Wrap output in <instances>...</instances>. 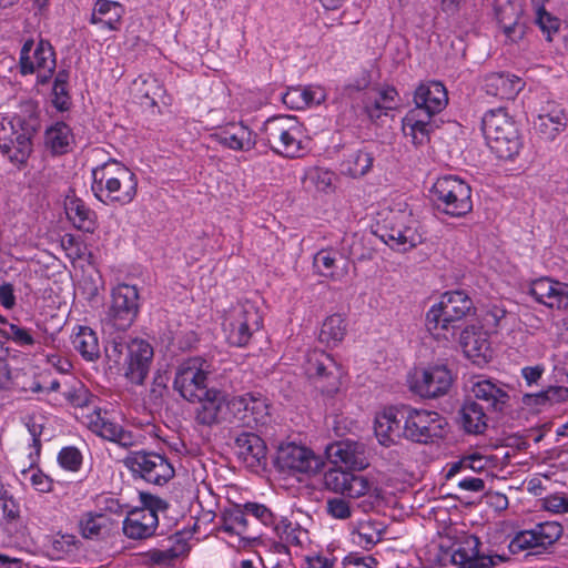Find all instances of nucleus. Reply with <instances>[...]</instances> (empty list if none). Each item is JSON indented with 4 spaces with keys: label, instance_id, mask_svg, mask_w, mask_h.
Segmentation results:
<instances>
[{
    "label": "nucleus",
    "instance_id": "obj_1",
    "mask_svg": "<svg viewBox=\"0 0 568 568\" xmlns=\"http://www.w3.org/2000/svg\"><path fill=\"white\" fill-rule=\"evenodd\" d=\"M475 313L471 298L463 291L446 292L426 314V327L436 339L453 342L463 320Z\"/></svg>",
    "mask_w": 568,
    "mask_h": 568
},
{
    "label": "nucleus",
    "instance_id": "obj_2",
    "mask_svg": "<svg viewBox=\"0 0 568 568\" xmlns=\"http://www.w3.org/2000/svg\"><path fill=\"white\" fill-rule=\"evenodd\" d=\"M110 368L122 371L123 376L134 385H142L149 374L153 348L144 339L113 338L105 346Z\"/></svg>",
    "mask_w": 568,
    "mask_h": 568
},
{
    "label": "nucleus",
    "instance_id": "obj_3",
    "mask_svg": "<svg viewBox=\"0 0 568 568\" xmlns=\"http://www.w3.org/2000/svg\"><path fill=\"white\" fill-rule=\"evenodd\" d=\"M40 120L36 112L0 122V152L12 164L24 165L32 153V139L40 130Z\"/></svg>",
    "mask_w": 568,
    "mask_h": 568
},
{
    "label": "nucleus",
    "instance_id": "obj_4",
    "mask_svg": "<svg viewBox=\"0 0 568 568\" xmlns=\"http://www.w3.org/2000/svg\"><path fill=\"white\" fill-rule=\"evenodd\" d=\"M92 175V191L102 202H118L123 205L130 203L136 195L135 174L118 162L94 169Z\"/></svg>",
    "mask_w": 568,
    "mask_h": 568
},
{
    "label": "nucleus",
    "instance_id": "obj_5",
    "mask_svg": "<svg viewBox=\"0 0 568 568\" xmlns=\"http://www.w3.org/2000/svg\"><path fill=\"white\" fill-rule=\"evenodd\" d=\"M487 145L501 160H510L519 153L521 140L516 123L499 108L489 110L481 120Z\"/></svg>",
    "mask_w": 568,
    "mask_h": 568
},
{
    "label": "nucleus",
    "instance_id": "obj_6",
    "mask_svg": "<svg viewBox=\"0 0 568 568\" xmlns=\"http://www.w3.org/2000/svg\"><path fill=\"white\" fill-rule=\"evenodd\" d=\"M262 134L271 150L282 156L300 158L306 151L302 126L294 116L278 115L267 119Z\"/></svg>",
    "mask_w": 568,
    "mask_h": 568
},
{
    "label": "nucleus",
    "instance_id": "obj_7",
    "mask_svg": "<svg viewBox=\"0 0 568 568\" xmlns=\"http://www.w3.org/2000/svg\"><path fill=\"white\" fill-rule=\"evenodd\" d=\"M430 197L438 212L453 217H463L473 210L470 186L454 175L438 178Z\"/></svg>",
    "mask_w": 568,
    "mask_h": 568
},
{
    "label": "nucleus",
    "instance_id": "obj_8",
    "mask_svg": "<svg viewBox=\"0 0 568 568\" xmlns=\"http://www.w3.org/2000/svg\"><path fill=\"white\" fill-rule=\"evenodd\" d=\"M262 324L263 320L257 305L246 300L230 307L223 325L229 344L244 347L253 334L261 329Z\"/></svg>",
    "mask_w": 568,
    "mask_h": 568
},
{
    "label": "nucleus",
    "instance_id": "obj_9",
    "mask_svg": "<svg viewBox=\"0 0 568 568\" xmlns=\"http://www.w3.org/2000/svg\"><path fill=\"white\" fill-rule=\"evenodd\" d=\"M404 437L418 444L433 443L443 438L448 423L445 417L434 410L418 409L404 405Z\"/></svg>",
    "mask_w": 568,
    "mask_h": 568
},
{
    "label": "nucleus",
    "instance_id": "obj_10",
    "mask_svg": "<svg viewBox=\"0 0 568 568\" xmlns=\"http://www.w3.org/2000/svg\"><path fill=\"white\" fill-rule=\"evenodd\" d=\"M212 365L204 358L195 356L183 361L175 372L174 389L187 402L195 403L211 389L207 377Z\"/></svg>",
    "mask_w": 568,
    "mask_h": 568
},
{
    "label": "nucleus",
    "instance_id": "obj_11",
    "mask_svg": "<svg viewBox=\"0 0 568 568\" xmlns=\"http://www.w3.org/2000/svg\"><path fill=\"white\" fill-rule=\"evenodd\" d=\"M124 466L133 477L162 486L174 477V467L169 459L159 453L148 450L130 452L123 459Z\"/></svg>",
    "mask_w": 568,
    "mask_h": 568
},
{
    "label": "nucleus",
    "instance_id": "obj_12",
    "mask_svg": "<svg viewBox=\"0 0 568 568\" xmlns=\"http://www.w3.org/2000/svg\"><path fill=\"white\" fill-rule=\"evenodd\" d=\"M276 468L288 475H315L324 466L321 456H317L306 446L294 442L282 443L276 452Z\"/></svg>",
    "mask_w": 568,
    "mask_h": 568
},
{
    "label": "nucleus",
    "instance_id": "obj_13",
    "mask_svg": "<svg viewBox=\"0 0 568 568\" xmlns=\"http://www.w3.org/2000/svg\"><path fill=\"white\" fill-rule=\"evenodd\" d=\"M55 69L54 51L50 42L27 40L20 51V71L22 74L37 73L38 82L44 84Z\"/></svg>",
    "mask_w": 568,
    "mask_h": 568
},
{
    "label": "nucleus",
    "instance_id": "obj_14",
    "mask_svg": "<svg viewBox=\"0 0 568 568\" xmlns=\"http://www.w3.org/2000/svg\"><path fill=\"white\" fill-rule=\"evenodd\" d=\"M480 546L475 535L459 536L452 546V561L457 568H494L508 560L505 555L481 554Z\"/></svg>",
    "mask_w": 568,
    "mask_h": 568
},
{
    "label": "nucleus",
    "instance_id": "obj_15",
    "mask_svg": "<svg viewBox=\"0 0 568 568\" xmlns=\"http://www.w3.org/2000/svg\"><path fill=\"white\" fill-rule=\"evenodd\" d=\"M562 532V526L557 521L539 523L531 529L517 532L508 549L514 555L528 549L536 550L534 554H540L556 544Z\"/></svg>",
    "mask_w": 568,
    "mask_h": 568
},
{
    "label": "nucleus",
    "instance_id": "obj_16",
    "mask_svg": "<svg viewBox=\"0 0 568 568\" xmlns=\"http://www.w3.org/2000/svg\"><path fill=\"white\" fill-rule=\"evenodd\" d=\"M454 379L452 369L446 364L437 363L416 374L410 388L423 398H439L448 394Z\"/></svg>",
    "mask_w": 568,
    "mask_h": 568
},
{
    "label": "nucleus",
    "instance_id": "obj_17",
    "mask_svg": "<svg viewBox=\"0 0 568 568\" xmlns=\"http://www.w3.org/2000/svg\"><path fill=\"white\" fill-rule=\"evenodd\" d=\"M227 409L247 427L264 426L271 419L268 400L260 393L233 396Z\"/></svg>",
    "mask_w": 568,
    "mask_h": 568
},
{
    "label": "nucleus",
    "instance_id": "obj_18",
    "mask_svg": "<svg viewBox=\"0 0 568 568\" xmlns=\"http://www.w3.org/2000/svg\"><path fill=\"white\" fill-rule=\"evenodd\" d=\"M511 388L498 381L478 377L471 382L470 393L475 399L485 403V410L503 416L511 410Z\"/></svg>",
    "mask_w": 568,
    "mask_h": 568
},
{
    "label": "nucleus",
    "instance_id": "obj_19",
    "mask_svg": "<svg viewBox=\"0 0 568 568\" xmlns=\"http://www.w3.org/2000/svg\"><path fill=\"white\" fill-rule=\"evenodd\" d=\"M139 313V292L136 286L120 284L112 291V302L108 316L115 327L126 329Z\"/></svg>",
    "mask_w": 568,
    "mask_h": 568
},
{
    "label": "nucleus",
    "instance_id": "obj_20",
    "mask_svg": "<svg viewBox=\"0 0 568 568\" xmlns=\"http://www.w3.org/2000/svg\"><path fill=\"white\" fill-rule=\"evenodd\" d=\"M329 462L353 470H362L368 466L366 446L363 443L345 439L331 443L325 449Z\"/></svg>",
    "mask_w": 568,
    "mask_h": 568
},
{
    "label": "nucleus",
    "instance_id": "obj_21",
    "mask_svg": "<svg viewBox=\"0 0 568 568\" xmlns=\"http://www.w3.org/2000/svg\"><path fill=\"white\" fill-rule=\"evenodd\" d=\"M495 16L507 39L511 42L523 39L527 28L523 0H505L499 2L495 7Z\"/></svg>",
    "mask_w": 568,
    "mask_h": 568
},
{
    "label": "nucleus",
    "instance_id": "obj_22",
    "mask_svg": "<svg viewBox=\"0 0 568 568\" xmlns=\"http://www.w3.org/2000/svg\"><path fill=\"white\" fill-rule=\"evenodd\" d=\"M324 486L327 490L352 499L359 498L369 490V483L364 476L341 468H332L325 473Z\"/></svg>",
    "mask_w": 568,
    "mask_h": 568
},
{
    "label": "nucleus",
    "instance_id": "obj_23",
    "mask_svg": "<svg viewBox=\"0 0 568 568\" xmlns=\"http://www.w3.org/2000/svg\"><path fill=\"white\" fill-rule=\"evenodd\" d=\"M414 102L412 111H422V114L434 118L448 103L447 90L439 81L423 82L415 90Z\"/></svg>",
    "mask_w": 568,
    "mask_h": 568
},
{
    "label": "nucleus",
    "instance_id": "obj_24",
    "mask_svg": "<svg viewBox=\"0 0 568 568\" xmlns=\"http://www.w3.org/2000/svg\"><path fill=\"white\" fill-rule=\"evenodd\" d=\"M381 240L393 250L406 252L422 242V234L417 230V221L405 222L403 217L389 226H385L379 235Z\"/></svg>",
    "mask_w": 568,
    "mask_h": 568
},
{
    "label": "nucleus",
    "instance_id": "obj_25",
    "mask_svg": "<svg viewBox=\"0 0 568 568\" xmlns=\"http://www.w3.org/2000/svg\"><path fill=\"white\" fill-rule=\"evenodd\" d=\"M404 405L389 407L378 414L375 418L374 432L383 446H390L404 437Z\"/></svg>",
    "mask_w": 568,
    "mask_h": 568
},
{
    "label": "nucleus",
    "instance_id": "obj_26",
    "mask_svg": "<svg viewBox=\"0 0 568 568\" xmlns=\"http://www.w3.org/2000/svg\"><path fill=\"white\" fill-rule=\"evenodd\" d=\"M227 400L222 392L211 388L203 398L197 399V407L194 410V420L197 425L213 427L224 420V410L227 408Z\"/></svg>",
    "mask_w": 568,
    "mask_h": 568
},
{
    "label": "nucleus",
    "instance_id": "obj_27",
    "mask_svg": "<svg viewBox=\"0 0 568 568\" xmlns=\"http://www.w3.org/2000/svg\"><path fill=\"white\" fill-rule=\"evenodd\" d=\"M529 293L538 302L550 308L568 307V284L541 277L534 281Z\"/></svg>",
    "mask_w": 568,
    "mask_h": 568
},
{
    "label": "nucleus",
    "instance_id": "obj_28",
    "mask_svg": "<svg viewBox=\"0 0 568 568\" xmlns=\"http://www.w3.org/2000/svg\"><path fill=\"white\" fill-rule=\"evenodd\" d=\"M236 454L243 464L256 470L266 465V445L264 440L254 433L243 432L235 438Z\"/></svg>",
    "mask_w": 568,
    "mask_h": 568
},
{
    "label": "nucleus",
    "instance_id": "obj_29",
    "mask_svg": "<svg viewBox=\"0 0 568 568\" xmlns=\"http://www.w3.org/2000/svg\"><path fill=\"white\" fill-rule=\"evenodd\" d=\"M158 527V514L148 509H133L126 515L122 530L129 539L141 540L152 537Z\"/></svg>",
    "mask_w": 568,
    "mask_h": 568
},
{
    "label": "nucleus",
    "instance_id": "obj_30",
    "mask_svg": "<svg viewBox=\"0 0 568 568\" xmlns=\"http://www.w3.org/2000/svg\"><path fill=\"white\" fill-rule=\"evenodd\" d=\"M524 87L521 78L508 72H493L484 80L486 93L499 99L513 100Z\"/></svg>",
    "mask_w": 568,
    "mask_h": 568
},
{
    "label": "nucleus",
    "instance_id": "obj_31",
    "mask_svg": "<svg viewBox=\"0 0 568 568\" xmlns=\"http://www.w3.org/2000/svg\"><path fill=\"white\" fill-rule=\"evenodd\" d=\"M567 122L568 119L564 109L548 102L535 121V128L542 139L552 141L566 129Z\"/></svg>",
    "mask_w": 568,
    "mask_h": 568
},
{
    "label": "nucleus",
    "instance_id": "obj_32",
    "mask_svg": "<svg viewBox=\"0 0 568 568\" xmlns=\"http://www.w3.org/2000/svg\"><path fill=\"white\" fill-rule=\"evenodd\" d=\"M213 136L221 145L234 151H250L256 144L255 135L243 123H230Z\"/></svg>",
    "mask_w": 568,
    "mask_h": 568
},
{
    "label": "nucleus",
    "instance_id": "obj_33",
    "mask_svg": "<svg viewBox=\"0 0 568 568\" xmlns=\"http://www.w3.org/2000/svg\"><path fill=\"white\" fill-rule=\"evenodd\" d=\"M487 333L475 326H467L460 332L459 344L468 358L478 361L490 357L491 351Z\"/></svg>",
    "mask_w": 568,
    "mask_h": 568
},
{
    "label": "nucleus",
    "instance_id": "obj_34",
    "mask_svg": "<svg viewBox=\"0 0 568 568\" xmlns=\"http://www.w3.org/2000/svg\"><path fill=\"white\" fill-rule=\"evenodd\" d=\"M64 210L72 225L83 232L92 233L97 225L95 213L79 197L67 195Z\"/></svg>",
    "mask_w": 568,
    "mask_h": 568
},
{
    "label": "nucleus",
    "instance_id": "obj_35",
    "mask_svg": "<svg viewBox=\"0 0 568 568\" xmlns=\"http://www.w3.org/2000/svg\"><path fill=\"white\" fill-rule=\"evenodd\" d=\"M409 110L403 119V132L412 139L415 145H423L429 141L430 133L435 129L432 116Z\"/></svg>",
    "mask_w": 568,
    "mask_h": 568
},
{
    "label": "nucleus",
    "instance_id": "obj_36",
    "mask_svg": "<svg viewBox=\"0 0 568 568\" xmlns=\"http://www.w3.org/2000/svg\"><path fill=\"white\" fill-rule=\"evenodd\" d=\"M166 545L159 549H151L146 552L150 562L159 566H170L178 558L189 552V545L180 535L171 536L166 539Z\"/></svg>",
    "mask_w": 568,
    "mask_h": 568
},
{
    "label": "nucleus",
    "instance_id": "obj_37",
    "mask_svg": "<svg viewBox=\"0 0 568 568\" xmlns=\"http://www.w3.org/2000/svg\"><path fill=\"white\" fill-rule=\"evenodd\" d=\"M463 429L468 434H483L488 426V417L483 405L474 399H467L459 410Z\"/></svg>",
    "mask_w": 568,
    "mask_h": 568
},
{
    "label": "nucleus",
    "instance_id": "obj_38",
    "mask_svg": "<svg viewBox=\"0 0 568 568\" xmlns=\"http://www.w3.org/2000/svg\"><path fill=\"white\" fill-rule=\"evenodd\" d=\"M72 141V131L64 122H55L45 130L44 144L53 155H62L69 152Z\"/></svg>",
    "mask_w": 568,
    "mask_h": 568
},
{
    "label": "nucleus",
    "instance_id": "obj_39",
    "mask_svg": "<svg viewBox=\"0 0 568 568\" xmlns=\"http://www.w3.org/2000/svg\"><path fill=\"white\" fill-rule=\"evenodd\" d=\"M274 530L283 542L275 545V549L280 554H288V545L302 547L307 531L298 524H294L287 519H282L275 524Z\"/></svg>",
    "mask_w": 568,
    "mask_h": 568
},
{
    "label": "nucleus",
    "instance_id": "obj_40",
    "mask_svg": "<svg viewBox=\"0 0 568 568\" xmlns=\"http://www.w3.org/2000/svg\"><path fill=\"white\" fill-rule=\"evenodd\" d=\"M283 103L295 110L305 109L312 104H320L324 100V93L321 89L312 87L290 88L283 94Z\"/></svg>",
    "mask_w": 568,
    "mask_h": 568
},
{
    "label": "nucleus",
    "instance_id": "obj_41",
    "mask_svg": "<svg viewBox=\"0 0 568 568\" xmlns=\"http://www.w3.org/2000/svg\"><path fill=\"white\" fill-rule=\"evenodd\" d=\"M73 347L85 361L94 362L100 357V344L93 329L80 326L72 339Z\"/></svg>",
    "mask_w": 568,
    "mask_h": 568
},
{
    "label": "nucleus",
    "instance_id": "obj_42",
    "mask_svg": "<svg viewBox=\"0 0 568 568\" xmlns=\"http://www.w3.org/2000/svg\"><path fill=\"white\" fill-rule=\"evenodd\" d=\"M347 332V324L341 314H333L325 318L320 332V341L327 346H336Z\"/></svg>",
    "mask_w": 568,
    "mask_h": 568
},
{
    "label": "nucleus",
    "instance_id": "obj_43",
    "mask_svg": "<svg viewBox=\"0 0 568 568\" xmlns=\"http://www.w3.org/2000/svg\"><path fill=\"white\" fill-rule=\"evenodd\" d=\"M221 529L225 532L244 536L248 531L251 521L245 507L232 508L222 514Z\"/></svg>",
    "mask_w": 568,
    "mask_h": 568
},
{
    "label": "nucleus",
    "instance_id": "obj_44",
    "mask_svg": "<svg viewBox=\"0 0 568 568\" xmlns=\"http://www.w3.org/2000/svg\"><path fill=\"white\" fill-rule=\"evenodd\" d=\"M121 7L119 3L109 0H98L91 14L92 23H102L110 30L116 29L120 20Z\"/></svg>",
    "mask_w": 568,
    "mask_h": 568
},
{
    "label": "nucleus",
    "instance_id": "obj_45",
    "mask_svg": "<svg viewBox=\"0 0 568 568\" xmlns=\"http://www.w3.org/2000/svg\"><path fill=\"white\" fill-rule=\"evenodd\" d=\"M374 163L373 153L358 150L348 154L343 162V171L352 178H361L369 172Z\"/></svg>",
    "mask_w": 568,
    "mask_h": 568
},
{
    "label": "nucleus",
    "instance_id": "obj_46",
    "mask_svg": "<svg viewBox=\"0 0 568 568\" xmlns=\"http://www.w3.org/2000/svg\"><path fill=\"white\" fill-rule=\"evenodd\" d=\"M133 91L135 98L141 100V103L155 105L156 100L162 97L163 89L159 81L153 77L139 78L133 83Z\"/></svg>",
    "mask_w": 568,
    "mask_h": 568
},
{
    "label": "nucleus",
    "instance_id": "obj_47",
    "mask_svg": "<svg viewBox=\"0 0 568 568\" xmlns=\"http://www.w3.org/2000/svg\"><path fill=\"white\" fill-rule=\"evenodd\" d=\"M385 527L379 521L366 520L359 523L356 532V542L365 548H369L382 540Z\"/></svg>",
    "mask_w": 568,
    "mask_h": 568
},
{
    "label": "nucleus",
    "instance_id": "obj_48",
    "mask_svg": "<svg viewBox=\"0 0 568 568\" xmlns=\"http://www.w3.org/2000/svg\"><path fill=\"white\" fill-rule=\"evenodd\" d=\"M68 82L69 72L67 70H60L55 75L52 89V103L59 111H67L71 106Z\"/></svg>",
    "mask_w": 568,
    "mask_h": 568
},
{
    "label": "nucleus",
    "instance_id": "obj_49",
    "mask_svg": "<svg viewBox=\"0 0 568 568\" xmlns=\"http://www.w3.org/2000/svg\"><path fill=\"white\" fill-rule=\"evenodd\" d=\"M89 427L97 435L111 442L119 434L121 428V426L116 423L105 418L100 409L93 410V413L89 416Z\"/></svg>",
    "mask_w": 568,
    "mask_h": 568
},
{
    "label": "nucleus",
    "instance_id": "obj_50",
    "mask_svg": "<svg viewBox=\"0 0 568 568\" xmlns=\"http://www.w3.org/2000/svg\"><path fill=\"white\" fill-rule=\"evenodd\" d=\"M333 369L337 371L335 361L326 353H314L308 359L307 372L317 377L334 375Z\"/></svg>",
    "mask_w": 568,
    "mask_h": 568
},
{
    "label": "nucleus",
    "instance_id": "obj_51",
    "mask_svg": "<svg viewBox=\"0 0 568 568\" xmlns=\"http://www.w3.org/2000/svg\"><path fill=\"white\" fill-rule=\"evenodd\" d=\"M104 514L101 513H85L79 521L81 535L87 539H94L101 535L104 525L101 523L104 519Z\"/></svg>",
    "mask_w": 568,
    "mask_h": 568
},
{
    "label": "nucleus",
    "instance_id": "obj_52",
    "mask_svg": "<svg viewBox=\"0 0 568 568\" xmlns=\"http://www.w3.org/2000/svg\"><path fill=\"white\" fill-rule=\"evenodd\" d=\"M0 335L21 347L33 346L36 344V339L30 332L14 323L0 326Z\"/></svg>",
    "mask_w": 568,
    "mask_h": 568
},
{
    "label": "nucleus",
    "instance_id": "obj_53",
    "mask_svg": "<svg viewBox=\"0 0 568 568\" xmlns=\"http://www.w3.org/2000/svg\"><path fill=\"white\" fill-rule=\"evenodd\" d=\"M485 468V462L480 456L471 455L462 458L459 462H456L452 464L449 467L446 477L452 478L455 475L466 471V470H474V471H480Z\"/></svg>",
    "mask_w": 568,
    "mask_h": 568
},
{
    "label": "nucleus",
    "instance_id": "obj_54",
    "mask_svg": "<svg viewBox=\"0 0 568 568\" xmlns=\"http://www.w3.org/2000/svg\"><path fill=\"white\" fill-rule=\"evenodd\" d=\"M326 513L335 519L345 520L351 518L353 506L342 497H333L326 500Z\"/></svg>",
    "mask_w": 568,
    "mask_h": 568
},
{
    "label": "nucleus",
    "instance_id": "obj_55",
    "mask_svg": "<svg viewBox=\"0 0 568 568\" xmlns=\"http://www.w3.org/2000/svg\"><path fill=\"white\" fill-rule=\"evenodd\" d=\"M336 257L335 252L332 250H321L314 256V266L317 268L318 273L323 276H334Z\"/></svg>",
    "mask_w": 568,
    "mask_h": 568
},
{
    "label": "nucleus",
    "instance_id": "obj_56",
    "mask_svg": "<svg viewBox=\"0 0 568 568\" xmlns=\"http://www.w3.org/2000/svg\"><path fill=\"white\" fill-rule=\"evenodd\" d=\"M58 460L64 469L77 471L82 464V455L80 450L73 446L63 447L58 455Z\"/></svg>",
    "mask_w": 568,
    "mask_h": 568
},
{
    "label": "nucleus",
    "instance_id": "obj_57",
    "mask_svg": "<svg viewBox=\"0 0 568 568\" xmlns=\"http://www.w3.org/2000/svg\"><path fill=\"white\" fill-rule=\"evenodd\" d=\"M0 508L3 518L9 523H17L20 518V505L7 490L0 494Z\"/></svg>",
    "mask_w": 568,
    "mask_h": 568
},
{
    "label": "nucleus",
    "instance_id": "obj_58",
    "mask_svg": "<svg viewBox=\"0 0 568 568\" xmlns=\"http://www.w3.org/2000/svg\"><path fill=\"white\" fill-rule=\"evenodd\" d=\"M535 21L541 31L547 34L548 40H550V34L556 32L559 27L558 19L547 12L544 7H537Z\"/></svg>",
    "mask_w": 568,
    "mask_h": 568
},
{
    "label": "nucleus",
    "instance_id": "obj_59",
    "mask_svg": "<svg viewBox=\"0 0 568 568\" xmlns=\"http://www.w3.org/2000/svg\"><path fill=\"white\" fill-rule=\"evenodd\" d=\"M245 509L248 516H252L264 526L275 525L274 515L265 505L247 503L245 504Z\"/></svg>",
    "mask_w": 568,
    "mask_h": 568
},
{
    "label": "nucleus",
    "instance_id": "obj_60",
    "mask_svg": "<svg viewBox=\"0 0 568 568\" xmlns=\"http://www.w3.org/2000/svg\"><path fill=\"white\" fill-rule=\"evenodd\" d=\"M506 316V311L503 307L493 305L485 311L483 315V325L486 332H497L501 320Z\"/></svg>",
    "mask_w": 568,
    "mask_h": 568
},
{
    "label": "nucleus",
    "instance_id": "obj_61",
    "mask_svg": "<svg viewBox=\"0 0 568 568\" xmlns=\"http://www.w3.org/2000/svg\"><path fill=\"white\" fill-rule=\"evenodd\" d=\"M61 246L67 255L72 260L81 258L84 254L85 246L72 234H65L61 239Z\"/></svg>",
    "mask_w": 568,
    "mask_h": 568
},
{
    "label": "nucleus",
    "instance_id": "obj_62",
    "mask_svg": "<svg viewBox=\"0 0 568 568\" xmlns=\"http://www.w3.org/2000/svg\"><path fill=\"white\" fill-rule=\"evenodd\" d=\"M364 111L367 116L375 121L386 114L389 109H384V104L378 101L369 91L365 93Z\"/></svg>",
    "mask_w": 568,
    "mask_h": 568
},
{
    "label": "nucleus",
    "instance_id": "obj_63",
    "mask_svg": "<svg viewBox=\"0 0 568 568\" xmlns=\"http://www.w3.org/2000/svg\"><path fill=\"white\" fill-rule=\"evenodd\" d=\"M97 513L121 514L122 506L116 498L109 494H101L95 498Z\"/></svg>",
    "mask_w": 568,
    "mask_h": 568
},
{
    "label": "nucleus",
    "instance_id": "obj_64",
    "mask_svg": "<svg viewBox=\"0 0 568 568\" xmlns=\"http://www.w3.org/2000/svg\"><path fill=\"white\" fill-rule=\"evenodd\" d=\"M544 506L548 511L555 514L568 513V496L565 495H550L545 498Z\"/></svg>",
    "mask_w": 568,
    "mask_h": 568
}]
</instances>
